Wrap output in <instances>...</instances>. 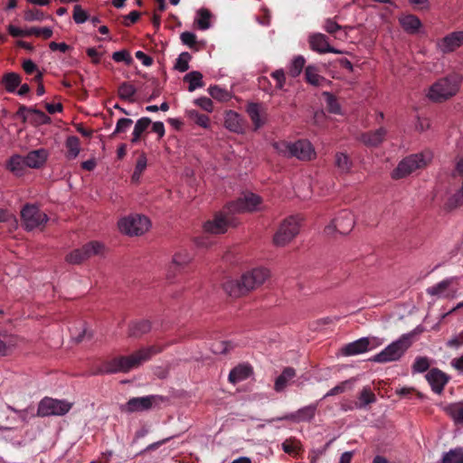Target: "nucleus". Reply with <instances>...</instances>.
<instances>
[{"instance_id":"nucleus-21","label":"nucleus","mask_w":463,"mask_h":463,"mask_svg":"<svg viewBox=\"0 0 463 463\" xmlns=\"http://www.w3.org/2000/svg\"><path fill=\"white\" fill-rule=\"evenodd\" d=\"M310 48L319 53L332 52L339 53L340 52L330 46L327 37L323 33H315L309 37Z\"/></svg>"},{"instance_id":"nucleus-20","label":"nucleus","mask_w":463,"mask_h":463,"mask_svg":"<svg viewBox=\"0 0 463 463\" xmlns=\"http://www.w3.org/2000/svg\"><path fill=\"white\" fill-rule=\"evenodd\" d=\"M387 133V129L381 127L376 130L363 133L360 141L368 147H376L385 140Z\"/></svg>"},{"instance_id":"nucleus-6","label":"nucleus","mask_w":463,"mask_h":463,"mask_svg":"<svg viewBox=\"0 0 463 463\" xmlns=\"http://www.w3.org/2000/svg\"><path fill=\"white\" fill-rule=\"evenodd\" d=\"M274 147L283 156H295L303 161L312 160L316 156L312 144L306 139H300L294 143L286 141L277 142L274 144Z\"/></svg>"},{"instance_id":"nucleus-38","label":"nucleus","mask_w":463,"mask_h":463,"mask_svg":"<svg viewBox=\"0 0 463 463\" xmlns=\"http://www.w3.org/2000/svg\"><path fill=\"white\" fill-rule=\"evenodd\" d=\"M211 12L205 8H202L197 12V18L194 23L200 30L204 31L209 29L211 26Z\"/></svg>"},{"instance_id":"nucleus-35","label":"nucleus","mask_w":463,"mask_h":463,"mask_svg":"<svg viewBox=\"0 0 463 463\" xmlns=\"http://www.w3.org/2000/svg\"><path fill=\"white\" fill-rule=\"evenodd\" d=\"M184 81L188 82V90L190 92L194 91L197 88H202L204 86L203 81V74L200 71H193L187 73L184 77Z\"/></svg>"},{"instance_id":"nucleus-61","label":"nucleus","mask_w":463,"mask_h":463,"mask_svg":"<svg viewBox=\"0 0 463 463\" xmlns=\"http://www.w3.org/2000/svg\"><path fill=\"white\" fill-rule=\"evenodd\" d=\"M7 31L9 33L10 35H12L13 37H25V36H28V29L27 30H23V29H20L13 24H9L8 27H7Z\"/></svg>"},{"instance_id":"nucleus-5","label":"nucleus","mask_w":463,"mask_h":463,"mask_svg":"<svg viewBox=\"0 0 463 463\" xmlns=\"http://www.w3.org/2000/svg\"><path fill=\"white\" fill-rule=\"evenodd\" d=\"M460 81L461 77L457 73L441 78L430 86L428 97L435 102H442L456 95Z\"/></svg>"},{"instance_id":"nucleus-33","label":"nucleus","mask_w":463,"mask_h":463,"mask_svg":"<svg viewBox=\"0 0 463 463\" xmlns=\"http://www.w3.org/2000/svg\"><path fill=\"white\" fill-rule=\"evenodd\" d=\"M151 123V119L147 117L139 118L135 124L134 130L132 132L131 143H137Z\"/></svg>"},{"instance_id":"nucleus-11","label":"nucleus","mask_w":463,"mask_h":463,"mask_svg":"<svg viewBox=\"0 0 463 463\" xmlns=\"http://www.w3.org/2000/svg\"><path fill=\"white\" fill-rule=\"evenodd\" d=\"M23 225L27 231L43 228L48 221V216L37 206L25 204L21 211Z\"/></svg>"},{"instance_id":"nucleus-29","label":"nucleus","mask_w":463,"mask_h":463,"mask_svg":"<svg viewBox=\"0 0 463 463\" xmlns=\"http://www.w3.org/2000/svg\"><path fill=\"white\" fill-rule=\"evenodd\" d=\"M192 260V256L186 250H181L177 251L172 260V263L169 267V272H175L177 269L184 268Z\"/></svg>"},{"instance_id":"nucleus-28","label":"nucleus","mask_w":463,"mask_h":463,"mask_svg":"<svg viewBox=\"0 0 463 463\" xmlns=\"http://www.w3.org/2000/svg\"><path fill=\"white\" fill-rule=\"evenodd\" d=\"M402 29L410 34H415L421 26L420 20L413 14H408L399 19Z\"/></svg>"},{"instance_id":"nucleus-37","label":"nucleus","mask_w":463,"mask_h":463,"mask_svg":"<svg viewBox=\"0 0 463 463\" xmlns=\"http://www.w3.org/2000/svg\"><path fill=\"white\" fill-rule=\"evenodd\" d=\"M137 92L134 85L128 81L122 82L118 88V95L121 99L128 100L130 102L134 101V96Z\"/></svg>"},{"instance_id":"nucleus-10","label":"nucleus","mask_w":463,"mask_h":463,"mask_svg":"<svg viewBox=\"0 0 463 463\" xmlns=\"http://www.w3.org/2000/svg\"><path fill=\"white\" fill-rule=\"evenodd\" d=\"M71 406L72 403L66 401L45 397L39 402L37 416H61L66 414L71 409Z\"/></svg>"},{"instance_id":"nucleus-62","label":"nucleus","mask_w":463,"mask_h":463,"mask_svg":"<svg viewBox=\"0 0 463 463\" xmlns=\"http://www.w3.org/2000/svg\"><path fill=\"white\" fill-rule=\"evenodd\" d=\"M24 71H25L26 74H33L34 72L38 73V71H40L36 66V64L32 61V60H25L24 62H23V65H22Z\"/></svg>"},{"instance_id":"nucleus-9","label":"nucleus","mask_w":463,"mask_h":463,"mask_svg":"<svg viewBox=\"0 0 463 463\" xmlns=\"http://www.w3.org/2000/svg\"><path fill=\"white\" fill-rule=\"evenodd\" d=\"M149 225V219L140 214L129 215L118 222L120 232L130 236H138L145 233L148 230Z\"/></svg>"},{"instance_id":"nucleus-32","label":"nucleus","mask_w":463,"mask_h":463,"mask_svg":"<svg viewBox=\"0 0 463 463\" xmlns=\"http://www.w3.org/2000/svg\"><path fill=\"white\" fill-rule=\"evenodd\" d=\"M246 111L252 121L254 128L257 130L261 128L264 121L261 119V106L259 103L250 102L247 105Z\"/></svg>"},{"instance_id":"nucleus-50","label":"nucleus","mask_w":463,"mask_h":463,"mask_svg":"<svg viewBox=\"0 0 463 463\" xmlns=\"http://www.w3.org/2000/svg\"><path fill=\"white\" fill-rule=\"evenodd\" d=\"M35 35L47 40L52 36V30L49 27H31L28 29V36Z\"/></svg>"},{"instance_id":"nucleus-42","label":"nucleus","mask_w":463,"mask_h":463,"mask_svg":"<svg viewBox=\"0 0 463 463\" xmlns=\"http://www.w3.org/2000/svg\"><path fill=\"white\" fill-rule=\"evenodd\" d=\"M446 411L452 417L457 423L463 424V402L449 404Z\"/></svg>"},{"instance_id":"nucleus-41","label":"nucleus","mask_w":463,"mask_h":463,"mask_svg":"<svg viewBox=\"0 0 463 463\" xmlns=\"http://www.w3.org/2000/svg\"><path fill=\"white\" fill-rule=\"evenodd\" d=\"M186 115L189 119L196 123L198 126L203 128H209L210 118L208 116L201 114L195 109L186 110Z\"/></svg>"},{"instance_id":"nucleus-59","label":"nucleus","mask_w":463,"mask_h":463,"mask_svg":"<svg viewBox=\"0 0 463 463\" xmlns=\"http://www.w3.org/2000/svg\"><path fill=\"white\" fill-rule=\"evenodd\" d=\"M323 27L328 33L333 35H335V33L342 29L341 26L332 19H326Z\"/></svg>"},{"instance_id":"nucleus-39","label":"nucleus","mask_w":463,"mask_h":463,"mask_svg":"<svg viewBox=\"0 0 463 463\" xmlns=\"http://www.w3.org/2000/svg\"><path fill=\"white\" fill-rule=\"evenodd\" d=\"M306 64V60L302 55H298L292 60L288 73L292 78H297L302 72Z\"/></svg>"},{"instance_id":"nucleus-58","label":"nucleus","mask_w":463,"mask_h":463,"mask_svg":"<svg viewBox=\"0 0 463 463\" xmlns=\"http://www.w3.org/2000/svg\"><path fill=\"white\" fill-rule=\"evenodd\" d=\"M43 17V13L38 9L28 10L24 14V19L26 21H42Z\"/></svg>"},{"instance_id":"nucleus-48","label":"nucleus","mask_w":463,"mask_h":463,"mask_svg":"<svg viewBox=\"0 0 463 463\" xmlns=\"http://www.w3.org/2000/svg\"><path fill=\"white\" fill-rule=\"evenodd\" d=\"M191 58L190 53L187 52H182L176 59L175 68L181 72L186 71L189 69V61Z\"/></svg>"},{"instance_id":"nucleus-63","label":"nucleus","mask_w":463,"mask_h":463,"mask_svg":"<svg viewBox=\"0 0 463 463\" xmlns=\"http://www.w3.org/2000/svg\"><path fill=\"white\" fill-rule=\"evenodd\" d=\"M140 17V13L138 11H132L128 14V15L125 16L124 25L130 26L132 24H135L138 21Z\"/></svg>"},{"instance_id":"nucleus-13","label":"nucleus","mask_w":463,"mask_h":463,"mask_svg":"<svg viewBox=\"0 0 463 463\" xmlns=\"http://www.w3.org/2000/svg\"><path fill=\"white\" fill-rule=\"evenodd\" d=\"M103 246L98 241L86 243L80 249H76L66 255V261L70 264H80L91 256L102 251Z\"/></svg>"},{"instance_id":"nucleus-40","label":"nucleus","mask_w":463,"mask_h":463,"mask_svg":"<svg viewBox=\"0 0 463 463\" xmlns=\"http://www.w3.org/2000/svg\"><path fill=\"white\" fill-rule=\"evenodd\" d=\"M441 463H463V449L455 448L444 453Z\"/></svg>"},{"instance_id":"nucleus-46","label":"nucleus","mask_w":463,"mask_h":463,"mask_svg":"<svg viewBox=\"0 0 463 463\" xmlns=\"http://www.w3.org/2000/svg\"><path fill=\"white\" fill-rule=\"evenodd\" d=\"M325 97L327 110L333 114H341V107L336 98L330 92H323Z\"/></svg>"},{"instance_id":"nucleus-60","label":"nucleus","mask_w":463,"mask_h":463,"mask_svg":"<svg viewBox=\"0 0 463 463\" xmlns=\"http://www.w3.org/2000/svg\"><path fill=\"white\" fill-rule=\"evenodd\" d=\"M271 77L277 81V88L282 89L286 82L285 72L282 69L273 71Z\"/></svg>"},{"instance_id":"nucleus-45","label":"nucleus","mask_w":463,"mask_h":463,"mask_svg":"<svg viewBox=\"0 0 463 463\" xmlns=\"http://www.w3.org/2000/svg\"><path fill=\"white\" fill-rule=\"evenodd\" d=\"M451 281L450 279H444L438 284L430 287L427 288V293L430 296H438V297H448V295H444V292L449 287Z\"/></svg>"},{"instance_id":"nucleus-17","label":"nucleus","mask_w":463,"mask_h":463,"mask_svg":"<svg viewBox=\"0 0 463 463\" xmlns=\"http://www.w3.org/2000/svg\"><path fill=\"white\" fill-rule=\"evenodd\" d=\"M317 409V403L309 404L298 410L295 412L269 420H268V422H272L275 420L310 421L311 420L314 419Z\"/></svg>"},{"instance_id":"nucleus-26","label":"nucleus","mask_w":463,"mask_h":463,"mask_svg":"<svg viewBox=\"0 0 463 463\" xmlns=\"http://www.w3.org/2000/svg\"><path fill=\"white\" fill-rule=\"evenodd\" d=\"M7 169L16 176L24 175L27 166L24 156L20 155H14L7 162Z\"/></svg>"},{"instance_id":"nucleus-15","label":"nucleus","mask_w":463,"mask_h":463,"mask_svg":"<svg viewBox=\"0 0 463 463\" xmlns=\"http://www.w3.org/2000/svg\"><path fill=\"white\" fill-rule=\"evenodd\" d=\"M163 401L158 395H148L144 397H134L122 405L121 410L125 412H138L150 410L154 405Z\"/></svg>"},{"instance_id":"nucleus-27","label":"nucleus","mask_w":463,"mask_h":463,"mask_svg":"<svg viewBox=\"0 0 463 463\" xmlns=\"http://www.w3.org/2000/svg\"><path fill=\"white\" fill-rule=\"evenodd\" d=\"M252 373V369L248 364H239L235 366L229 373V382L232 383H237L250 377Z\"/></svg>"},{"instance_id":"nucleus-43","label":"nucleus","mask_w":463,"mask_h":463,"mask_svg":"<svg viewBox=\"0 0 463 463\" xmlns=\"http://www.w3.org/2000/svg\"><path fill=\"white\" fill-rule=\"evenodd\" d=\"M80 138L76 136H71L66 140V148L68 150V156L75 158L80 153Z\"/></svg>"},{"instance_id":"nucleus-31","label":"nucleus","mask_w":463,"mask_h":463,"mask_svg":"<svg viewBox=\"0 0 463 463\" xmlns=\"http://www.w3.org/2000/svg\"><path fill=\"white\" fill-rule=\"evenodd\" d=\"M296 376V370L292 367H286L281 374L277 377L274 384V390L278 392H282L288 385V382Z\"/></svg>"},{"instance_id":"nucleus-7","label":"nucleus","mask_w":463,"mask_h":463,"mask_svg":"<svg viewBox=\"0 0 463 463\" xmlns=\"http://www.w3.org/2000/svg\"><path fill=\"white\" fill-rule=\"evenodd\" d=\"M299 216H289L280 224L273 237V242L277 246H284L291 241L299 232Z\"/></svg>"},{"instance_id":"nucleus-8","label":"nucleus","mask_w":463,"mask_h":463,"mask_svg":"<svg viewBox=\"0 0 463 463\" xmlns=\"http://www.w3.org/2000/svg\"><path fill=\"white\" fill-rule=\"evenodd\" d=\"M429 160L430 157H426L422 153L411 155L403 158L398 164L397 167L392 173V177L393 179L403 178L415 170L425 167Z\"/></svg>"},{"instance_id":"nucleus-19","label":"nucleus","mask_w":463,"mask_h":463,"mask_svg":"<svg viewBox=\"0 0 463 463\" xmlns=\"http://www.w3.org/2000/svg\"><path fill=\"white\" fill-rule=\"evenodd\" d=\"M463 45V31L452 32L444 36L439 43V48L443 53H449Z\"/></svg>"},{"instance_id":"nucleus-2","label":"nucleus","mask_w":463,"mask_h":463,"mask_svg":"<svg viewBox=\"0 0 463 463\" xmlns=\"http://www.w3.org/2000/svg\"><path fill=\"white\" fill-rule=\"evenodd\" d=\"M162 350V347L154 345L140 348L130 355H121L110 360H106L100 364L99 373L107 374L128 373L132 369L140 366L143 363L150 360L152 356L161 353Z\"/></svg>"},{"instance_id":"nucleus-47","label":"nucleus","mask_w":463,"mask_h":463,"mask_svg":"<svg viewBox=\"0 0 463 463\" xmlns=\"http://www.w3.org/2000/svg\"><path fill=\"white\" fill-rule=\"evenodd\" d=\"M209 94L212 96V98L219 100V101H227L231 99V93L224 90L220 88L219 86H211L208 89Z\"/></svg>"},{"instance_id":"nucleus-3","label":"nucleus","mask_w":463,"mask_h":463,"mask_svg":"<svg viewBox=\"0 0 463 463\" xmlns=\"http://www.w3.org/2000/svg\"><path fill=\"white\" fill-rule=\"evenodd\" d=\"M269 276L267 269H254L244 273L239 280L226 281L223 289L231 297L238 298L262 285Z\"/></svg>"},{"instance_id":"nucleus-64","label":"nucleus","mask_w":463,"mask_h":463,"mask_svg":"<svg viewBox=\"0 0 463 463\" xmlns=\"http://www.w3.org/2000/svg\"><path fill=\"white\" fill-rule=\"evenodd\" d=\"M463 344V333L452 337L447 342V346L450 348H458Z\"/></svg>"},{"instance_id":"nucleus-52","label":"nucleus","mask_w":463,"mask_h":463,"mask_svg":"<svg viewBox=\"0 0 463 463\" xmlns=\"http://www.w3.org/2000/svg\"><path fill=\"white\" fill-rule=\"evenodd\" d=\"M430 368V362L427 357H417L412 364L414 373H424Z\"/></svg>"},{"instance_id":"nucleus-25","label":"nucleus","mask_w":463,"mask_h":463,"mask_svg":"<svg viewBox=\"0 0 463 463\" xmlns=\"http://www.w3.org/2000/svg\"><path fill=\"white\" fill-rule=\"evenodd\" d=\"M151 330V322L149 320L141 319L132 321L128 325V335L134 338H139L143 335Z\"/></svg>"},{"instance_id":"nucleus-49","label":"nucleus","mask_w":463,"mask_h":463,"mask_svg":"<svg viewBox=\"0 0 463 463\" xmlns=\"http://www.w3.org/2000/svg\"><path fill=\"white\" fill-rule=\"evenodd\" d=\"M133 124V120L127 118H121L118 120L116 124V128L114 132L112 133V137H116L117 135H119L121 133H126L128 129L131 127Z\"/></svg>"},{"instance_id":"nucleus-55","label":"nucleus","mask_w":463,"mask_h":463,"mask_svg":"<svg viewBox=\"0 0 463 463\" xmlns=\"http://www.w3.org/2000/svg\"><path fill=\"white\" fill-rule=\"evenodd\" d=\"M180 39L183 44L187 45L190 48H194L197 43L196 35L188 31L183 32L180 35Z\"/></svg>"},{"instance_id":"nucleus-51","label":"nucleus","mask_w":463,"mask_h":463,"mask_svg":"<svg viewBox=\"0 0 463 463\" xmlns=\"http://www.w3.org/2000/svg\"><path fill=\"white\" fill-rule=\"evenodd\" d=\"M232 347L233 346L231 342L217 341L213 343L211 349L214 354H227Z\"/></svg>"},{"instance_id":"nucleus-36","label":"nucleus","mask_w":463,"mask_h":463,"mask_svg":"<svg viewBox=\"0 0 463 463\" xmlns=\"http://www.w3.org/2000/svg\"><path fill=\"white\" fill-rule=\"evenodd\" d=\"M335 165L341 174H347L353 166V162L346 154L338 152L335 156Z\"/></svg>"},{"instance_id":"nucleus-24","label":"nucleus","mask_w":463,"mask_h":463,"mask_svg":"<svg viewBox=\"0 0 463 463\" xmlns=\"http://www.w3.org/2000/svg\"><path fill=\"white\" fill-rule=\"evenodd\" d=\"M376 402V396L369 386H365L362 389L358 394L357 401L354 402L353 407H349V410L355 409H365L368 405H371Z\"/></svg>"},{"instance_id":"nucleus-22","label":"nucleus","mask_w":463,"mask_h":463,"mask_svg":"<svg viewBox=\"0 0 463 463\" xmlns=\"http://www.w3.org/2000/svg\"><path fill=\"white\" fill-rule=\"evenodd\" d=\"M224 127L232 132L241 133L244 129L243 118L239 113L233 110L226 111L224 117Z\"/></svg>"},{"instance_id":"nucleus-12","label":"nucleus","mask_w":463,"mask_h":463,"mask_svg":"<svg viewBox=\"0 0 463 463\" xmlns=\"http://www.w3.org/2000/svg\"><path fill=\"white\" fill-rule=\"evenodd\" d=\"M383 344V341L375 336L362 337L358 340L345 345L341 352L345 356L357 355L373 349Z\"/></svg>"},{"instance_id":"nucleus-18","label":"nucleus","mask_w":463,"mask_h":463,"mask_svg":"<svg viewBox=\"0 0 463 463\" xmlns=\"http://www.w3.org/2000/svg\"><path fill=\"white\" fill-rule=\"evenodd\" d=\"M425 378L431 387V390L437 393H442L445 385L449 383L450 377L439 368H432L428 371Z\"/></svg>"},{"instance_id":"nucleus-57","label":"nucleus","mask_w":463,"mask_h":463,"mask_svg":"<svg viewBox=\"0 0 463 463\" xmlns=\"http://www.w3.org/2000/svg\"><path fill=\"white\" fill-rule=\"evenodd\" d=\"M71 336L76 343H80L85 339H90L92 337V333L88 330L85 325H82L81 331L78 334L76 331L72 332Z\"/></svg>"},{"instance_id":"nucleus-4","label":"nucleus","mask_w":463,"mask_h":463,"mask_svg":"<svg viewBox=\"0 0 463 463\" xmlns=\"http://www.w3.org/2000/svg\"><path fill=\"white\" fill-rule=\"evenodd\" d=\"M412 343L413 333L403 334L398 340L391 343L370 360L380 364L398 361L411 346Z\"/></svg>"},{"instance_id":"nucleus-14","label":"nucleus","mask_w":463,"mask_h":463,"mask_svg":"<svg viewBox=\"0 0 463 463\" xmlns=\"http://www.w3.org/2000/svg\"><path fill=\"white\" fill-rule=\"evenodd\" d=\"M354 225V214L350 211L344 210L325 228V232L327 235H331L334 232H337L340 234H347L352 231Z\"/></svg>"},{"instance_id":"nucleus-53","label":"nucleus","mask_w":463,"mask_h":463,"mask_svg":"<svg viewBox=\"0 0 463 463\" xmlns=\"http://www.w3.org/2000/svg\"><path fill=\"white\" fill-rule=\"evenodd\" d=\"M112 59L116 62H122L123 61V62H125L128 65L131 64V62L133 61V59H132L129 52L127 51V50H121V51H118V52H115L112 54Z\"/></svg>"},{"instance_id":"nucleus-16","label":"nucleus","mask_w":463,"mask_h":463,"mask_svg":"<svg viewBox=\"0 0 463 463\" xmlns=\"http://www.w3.org/2000/svg\"><path fill=\"white\" fill-rule=\"evenodd\" d=\"M15 117L21 118L23 123L29 120L35 126L49 124L51 122V118L43 111L34 108H28L25 105L19 106L18 110L15 113Z\"/></svg>"},{"instance_id":"nucleus-54","label":"nucleus","mask_w":463,"mask_h":463,"mask_svg":"<svg viewBox=\"0 0 463 463\" xmlns=\"http://www.w3.org/2000/svg\"><path fill=\"white\" fill-rule=\"evenodd\" d=\"M89 19V15L80 5H76L73 8V20L76 24H83Z\"/></svg>"},{"instance_id":"nucleus-30","label":"nucleus","mask_w":463,"mask_h":463,"mask_svg":"<svg viewBox=\"0 0 463 463\" xmlns=\"http://www.w3.org/2000/svg\"><path fill=\"white\" fill-rule=\"evenodd\" d=\"M305 80L312 86H322L327 80L319 75L318 68L316 65H307L305 68Z\"/></svg>"},{"instance_id":"nucleus-23","label":"nucleus","mask_w":463,"mask_h":463,"mask_svg":"<svg viewBox=\"0 0 463 463\" xmlns=\"http://www.w3.org/2000/svg\"><path fill=\"white\" fill-rule=\"evenodd\" d=\"M47 157L48 152L43 148L33 150L24 156L29 168H40L44 165Z\"/></svg>"},{"instance_id":"nucleus-34","label":"nucleus","mask_w":463,"mask_h":463,"mask_svg":"<svg viewBox=\"0 0 463 463\" xmlns=\"http://www.w3.org/2000/svg\"><path fill=\"white\" fill-rule=\"evenodd\" d=\"M22 78L18 73L7 72L3 76L2 84L8 92H14L21 85Z\"/></svg>"},{"instance_id":"nucleus-56","label":"nucleus","mask_w":463,"mask_h":463,"mask_svg":"<svg viewBox=\"0 0 463 463\" xmlns=\"http://www.w3.org/2000/svg\"><path fill=\"white\" fill-rule=\"evenodd\" d=\"M194 103L207 112L213 110V103L210 98L201 97L194 99Z\"/></svg>"},{"instance_id":"nucleus-44","label":"nucleus","mask_w":463,"mask_h":463,"mask_svg":"<svg viewBox=\"0 0 463 463\" xmlns=\"http://www.w3.org/2000/svg\"><path fill=\"white\" fill-rule=\"evenodd\" d=\"M457 175L462 179L460 189L455 193L448 202L449 208H457L463 204V171H456Z\"/></svg>"},{"instance_id":"nucleus-1","label":"nucleus","mask_w":463,"mask_h":463,"mask_svg":"<svg viewBox=\"0 0 463 463\" xmlns=\"http://www.w3.org/2000/svg\"><path fill=\"white\" fill-rule=\"evenodd\" d=\"M261 203L260 196L253 193H246L236 201L229 203L222 212L215 213L212 221L204 223L203 229L206 232L213 234L224 233L229 227L237 225L233 216L235 213L260 211Z\"/></svg>"}]
</instances>
